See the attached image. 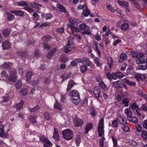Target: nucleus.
<instances>
[{"instance_id": "e433bc0d", "label": "nucleus", "mask_w": 147, "mask_h": 147, "mask_svg": "<svg viewBox=\"0 0 147 147\" xmlns=\"http://www.w3.org/2000/svg\"><path fill=\"white\" fill-rule=\"evenodd\" d=\"M76 142V146H79V144L81 143V138L80 136H78L76 137L75 140Z\"/></svg>"}, {"instance_id": "1a4fd4ad", "label": "nucleus", "mask_w": 147, "mask_h": 147, "mask_svg": "<svg viewBox=\"0 0 147 147\" xmlns=\"http://www.w3.org/2000/svg\"><path fill=\"white\" fill-rule=\"evenodd\" d=\"M40 141L44 142V144H47L49 146H52V144L49 140L44 136H41L40 137Z\"/></svg>"}, {"instance_id": "774afa93", "label": "nucleus", "mask_w": 147, "mask_h": 147, "mask_svg": "<svg viewBox=\"0 0 147 147\" xmlns=\"http://www.w3.org/2000/svg\"><path fill=\"white\" fill-rule=\"evenodd\" d=\"M28 90L26 89H22L21 91L22 94L23 95H26L28 92Z\"/></svg>"}, {"instance_id": "a19ab883", "label": "nucleus", "mask_w": 147, "mask_h": 147, "mask_svg": "<svg viewBox=\"0 0 147 147\" xmlns=\"http://www.w3.org/2000/svg\"><path fill=\"white\" fill-rule=\"evenodd\" d=\"M90 113L92 117H94L96 115L95 109L93 108H91L90 109Z\"/></svg>"}, {"instance_id": "4be33fe9", "label": "nucleus", "mask_w": 147, "mask_h": 147, "mask_svg": "<svg viewBox=\"0 0 147 147\" xmlns=\"http://www.w3.org/2000/svg\"><path fill=\"white\" fill-rule=\"evenodd\" d=\"M94 63L96 64L97 67L101 66L102 63L100 62L99 59L97 57H94L93 60Z\"/></svg>"}, {"instance_id": "5fc2aeb1", "label": "nucleus", "mask_w": 147, "mask_h": 147, "mask_svg": "<svg viewBox=\"0 0 147 147\" xmlns=\"http://www.w3.org/2000/svg\"><path fill=\"white\" fill-rule=\"evenodd\" d=\"M132 57L134 58H138L139 56V53H138L136 52L133 51L131 53Z\"/></svg>"}, {"instance_id": "2eb2a0df", "label": "nucleus", "mask_w": 147, "mask_h": 147, "mask_svg": "<svg viewBox=\"0 0 147 147\" xmlns=\"http://www.w3.org/2000/svg\"><path fill=\"white\" fill-rule=\"evenodd\" d=\"M57 7L59 9V10L61 12L66 13L67 12L65 7L61 4H57Z\"/></svg>"}, {"instance_id": "4d7b16f0", "label": "nucleus", "mask_w": 147, "mask_h": 147, "mask_svg": "<svg viewBox=\"0 0 147 147\" xmlns=\"http://www.w3.org/2000/svg\"><path fill=\"white\" fill-rule=\"evenodd\" d=\"M136 128L138 132H140L142 131V127L138 123H136L135 125Z\"/></svg>"}, {"instance_id": "de8ad7c7", "label": "nucleus", "mask_w": 147, "mask_h": 147, "mask_svg": "<svg viewBox=\"0 0 147 147\" xmlns=\"http://www.w3.org/2000/svg\"><path fill=\"white\" fill-rule=\"evenodd\" d=\"M29 119L32 123L34 124L36 123L35 117L33 116H31L29 117Z\"/></svg>"}, {"instance_id": "f03ea898", "label": "nucleus", "mask_w": 147, "mask_h": 147, "mask_svg": "<svg viewBox=\"0 0 147 147\" xmlns=\"http://www.w3.org/2000/svg\"><path fill=\"white\" fill-rule=\"evenodd\" d=\"M16 71L15 70H12L10 72L9 76L8 77L5 71H3L1 73V76L5 78L4 80H8L9 81L15 82L17 78L16 75Z\"/></svg>"}, {"instance_id": "6e6d98bb", "label": "nucleus", "mask_w": 147, "mask_h": 147, "mask_svg": "<svg viewBox=\"0 0 147 147\" xmlns=\"http://www.w3.org/2000/svg\"><path fill=\"white\" fill-rule=\"evenodd\" d=\"M146 65H138V69H139L145 70L146 69Z\"/></svg>"}, {"instance_id": "a878e982", "label": "nucleus", "mask_w": 147, "mask_h": 147, "mask_svg": "<svg viewBox=\"0 0 147 147\" xmlns=\"http://www.w3.org/2000/svg\"><path fill=\"white\" fill-rule=\"evenodd\" d=\"M125 113L127 115L128 118L130 117L132 115V113L131 111V109L129 108L126 109L124 111Z\"/></svg>"}, {"instance_id": "58836bf2", "label": "nucleus", "mask_w": 147, "mask_h": 147, "mask_svg": "<svg viewBox=\"0 0 147 147\" xmlns=\"http://www.w3.org/2000/svg\"><path fill=\"white\" fill-rule=\"evenodd\" d=\"M88 26L85 23H82L80 25V28L82 30H84L87 28Z\"/></svg>"}, {"instance_id": "f257e3e1", "label": "nucleus", "mask_w": 147, "mask_h": 147, "mask_svg": "<svg viewBox=\"0 0 147 147\" xmlns=\"http://www.w3.org/2000/svg\"><path fill=\"white\" fill-rule=\"evenodd\" d=\"M69 95L71 97V101L75 104L77 105L80 102V94L77 90H72L69 92Z\"/></svg>"}, {"instance_id": "c03bdc74", "label": "nucleus", "mask_w": 147, "mask_h": 147, "mask_svg": "<svg viewBox=\"0 0 147 147\" xmlns=\"http://www.w3.org/2000/svg\"><path fill=\"white\" fill-rule=\"evenodd\" d=\"M140 108L143 111L147 112V105L146 104H142L140 107Z\"/></svg>"}, {"instance_id": "4468645a", "label": "nucleus", "mask_w": 147, "mask_h": 147, "mask_svg": "<svg viewBox=\"0 0 147 147\" xmlns=\"http://www.w3.org/2000/svg\"><path fill=\"white\" fill-rule=\"evenodd\" d=\"M123 83L127 84L130 86H135L136 85V83L133 81H129L126 78H124L122 80Z\"/></svg>"}, {"instance_id": "bf43d9fd", "label": "nucleus", "mask_w": 147, "mask_h": 147, "mask_svg": "<svg viewBox=\"0 0 147 147\" xmlns=\"http://www.w3.org/2000/svg\"><path fill=\"white\" fill-rule=\"evenodd\" d=\"M131 108L132 109H137L138 108V106L136 103L134 102V103H133L132 104V105L131 106Z\"/></svg>"}, {"instance_id": "412c9836", "label": "nucleus", "mask_w": 147, "mask_h": 147, "mask_svg": "<svg viewBox=\"0 0 147 147\" xmlns=\"http://www.w3.org/2000/svg\"><path fill=\"white\" fill-rule=\"evenodd\" d=\"M54 107L55 109H56L58 110H62V106L60 105L59 103L58 102L57 100H55V102L54 105Z\"/></svg>"}, {"instance_id": "dca6fc26", "label": "nucleus", "mask_w": 147, "mask_h": 147, "mask_svg": "<svg viewBox=\"0 0 147 147\" xmlns=\"http://www.w3.org/2000/svg\"><path fill=\"white\" fill-rule=\"evenodd\" d=\"M117 2L119 5L122 6L123 7L126 8L128 7V3L126 1L118 0Z\"/></svg>"}, {"instance_id": "603ef678", "label": "nucleus", "mask_w": 147, "mask_h": 147, "mask_svg": "<svg viewBox=\"0 0 147 147\" xmlns=\"http://www.w3.org/2000/svg\"><path fill=\"white\" fill-rule=\"evenodd\" d=\"M72 50V48L67 46V47H65L63 50L65 53H67L71 51Z\"/></svg>"}, {"instance_id": "338daca9", "label": "nucleus", "mask_w": 147, "mask_h": 147, "mask_svg": "<svg viewBox=\"0 0 147 147\" xmlns=\"http://www.w3.org/2000/svg\"><path fill=\"white\" fill-rule=\"evenodd\" d=\"M50 22H47L42 24L40 26V27H41L42 26H49L50 25Z\"/></svg>"}, {"instance_id": "473e14b6", "label": "nucleus", "mask_w": 147, "mask_h": 147, "mask_svg": "<svg viewBox=\"0 0 147 147\" xmlns=\"http://www.w3.org/2000/svg\"><path fill=\"white\" fill-rule=\"evenodd\" d=\"M5 14L7 16L8 20L9 21H11L15 18L14 16L11 14L7 13H6Z\"/></svg>"}, {"instance_id": "49530a36", "label": "nucleus", "mask_w": 147, "mask_h": 147, "mask_svg": "<svg viewBox=\"0 0 147 147\" xmlns=\"http://www.w3.org/2000/svg\"><path fill=\"white\" fill-rule=\"evenodd\" d=\"M32 75V74L31 72H29L26 74V80L27 82L29 81L31 79Z\"/></svg>"}, {"instance_id": "ddd939ff", "label": "nucleus", "mask_w": 147, "mask_h": 147, "mask_svg": "<svg viewBox=\"0 0 147 147\" xmlns=\"http://www.w3.org/2000/svg\"><path fill=\"white\" fill-rule=\"evenodd\" d=\"M2 47L4 50L10 48V45L8 40H5L2 43Z\"/></svg>"}, {"instance_id": "f8f14e48", "label": "nucleus", "mask_w": 147, "mask_h": 147, "mask_svg": "<svg viewBox=\"0 0 147 147\" xmlns=\"http://www.w3.org/2000/svg\"><path fill=\"white\" fill-rule=\"evenodd\" d=\"M75 125L76 127H81L84 124L83 120L80 119H78L74 120Z\"/></svg>"}, {"instance_id": "39448f33", "label": "nucleus", "mask_w": 147, "mask_h": 147, "mask_svg": "<svg viewBox=\"0 0 147 147\" xmlns=\"http://www.w3.org/2000/svg\"><path fill=\"white\" fill-rule=\"evenodd\" d=\"M139 55L138 58L136 60V62L138 64L144 63L147 61V57L143 53H139Z\"/></svg>"}, {"instance_id": "69168bd1", "label": "nucleus", "mask_w": 147, "mask_h": 147, "mask_svg": "<svg viewBox=\"0 0 147 147\" xmlns=\"http://www.w3.org/2000/svg\"><path fill=\"white\" fill-rule=\"evenodd\" d=\"M108 63L109 66L110 67L113 63V59L110 57H109L108 58Z\"/></svg>"}, {"instance_id": "393cba45", "label": "nucleus", "mask_w": 147, "mask_h": 147, "mask_svg": "<svg viewBox=\"0 0 147 147\" xmlns=\"http://www.w3.org/2000/svg\"><path fill=\"white\" fill-rule=\"evenodd\" d=\"M23 104L24 102L23 100H22L19 103L16 104L15 105V107L17 110H19L22 108Z\"/></svg>"}, {"instance_id": "5701e85b", "label": "nucleus", "mask_w": 147, "mask_h": 147, "mask_svg": "<svg viewBox=\"0 0 147 147\" xmlns=\"http://www.w3.org/2000/svg\"><path fill=\"white\" fill-rule=\"evenodd\" d=\"M129 98H126L123 99L122 101L123 105L126 107H127L129 105Z\"/></svg>"}, {"instance_id": "72a5a7b5", "label": "nucleus", "mask_w": 147, "mask_h": 147, "mask_svg": "<svg viewBox=\"0 0 147 147\" xmlns=\"http://www.w3.org/2000/svg\"><path fill=\"white\" fill-rule=\"evenodd\" d=\"M56 50V48H55L51 50L47 54V57L48 58H50L53 55L54 53Z\"/></svg>"}, {"instance_id": "2f4dec72", "label": "nucleus", "mask_w": 147, "mask_h": 147, "mask_svg": "<svg viewBox=\"0 0 147 147\" xmlns=\"http://www.w3.org/2000/svg\"><path fill=\"white\" fill-rule=\"evenodd\" d=\"M17 4L18 5L21 6H27L28 5V4L26 2L24 1L17 2Z\"/></svg>"}, {"instance_id": "20e7f679", "label": "nucleus", "mask_w": 147, "mask_h": 147, "mask_svg": "<svg viewBox=\"0 0 147 147\" xmlns=\"http://www.w3.org/2000/svg\"><path fill=\"white\" fill-rule=\"evenodd\" d=\"M8 129L5 125L0 126V136L3 138H6L8 137L7 133Z\"/></svg>"}, {"instance_id": "c85d7f7f", "label": "nucleus", "mask_w": 147, "mask_h": 147, "mask_svg": "<svg viewBox=\"0 0 147 147\" xmlns=\"http://www.w3.org/2000/svg\"><path fill=\"white\" fill-rule=\"evenodd\" d=\"M113 85L114 86L117 88H121L122 86L121 82L119 81L115 82H114Z\"/></svg>"}, {"instance_id": "0e129e2a", "label": "nucleus", "mask_w": 147, "mask_h": 147, "mask_svg": "<svg viewBox=\"0 0 147 147\" xmlns=\"http://www.w3.org/2000/svg\"><path fill=\"white\" fill-rule=\"evenodd\" d=\"M51 38V37L48 35L45 36H44L42 38L43 40L45 41H48L50 40Z\"/></svg>"}, {"instance_id": "9b49d317", "label": "nucleus", "mask_w": 147, "mask_h": 147, "mask_svg": "<svg viewBox=\"0 0 147 147\" xmlns=\"http://www.w3.org/2000/svg\"><path fill=\"white\" fill-rule=\"evenodd\" d=\"M94 93L96 98H99L100 96V90L98 87H96L94 90Z\"/></svg>"}, {"instance_id": "cd10ccee", "label": "nucleus", "mask_w": 147, "mask_h": 147, "mask_svg": "<svg viewBox=\"0 0 147 147\" xmlns=\"http://www.w3.org/2000/svg\"><path fill=\"white\" fill-rule=\"evenodd\" d=\"M74 84V82L72 80H70L68 82V83L67 85V90L68 91L73 86Z\"/></svg>"}, {"instance_id": "37998d69", "label": "nucleus", "mask_w": 147, "mask_h": 147, "mask_svg": "<svg viewBox=\"0 0 147 147\" xmlns=\"http://www.w3.org/2000/svg\"><path fill=\"white\" fill-rule=\"evenodd\" d=\"M10 33V31L8 29H5L3 30V33L4 36H7Z\"/></svg>"}, {"instance_id": "a211bd4d", "label": "nucleus", "mask_w": 147, "mask_h": 147, "mask_svg": "<svg viewBox=\"0 0 147 147\" xmlns=\"http://www.w3.org/2000/svg\"><path fill=\"white\" fill-rule=\"evenodd\" d=\"M10 12L19 16H22L24 13L22 11L20 10L11 11Z\"/></svg>"}, {"instance_id": "13d9d810", "label": "nucleus", "mask_w": 147, "mask_h": 147, "mask_svg": "<svg viewBox=\"0 0 147 147\" xmlns=\"http://www.w3.org/2000/svg\"><path fill=\"white\" fill-rule=\"evenodd\" d=\"M116 74L119 78H121L125 76L124 75L120 72H116Z\"/></svg>"}, {"instance_id": "c756f323", "label": "nucleus", "mask_w": 147, "mask_h": 147, "mask_svg": "<svg viewBox=\"0 0 147 147\" xmlns=\"http://www.w3.org/2000/svg\"><path fill=\"white\" fill-rule=\"evenodd\" d=\"M84 31L82 32V34H86L88 35H90L91 34L90 28L89 26Z\"/></svg>"}, {"instance_id": "b1692460", "label": "nucleus", "mask_w": 147, "mask_h": 147, "mask_svg": "<svg viewBox=\"0 0 147 147\" xmlns=\"http://www.w3.org/2000/svg\"><path fill=\"white\" fill-rule=\"evenodd\" d=\"M99 86L101 88L105 90H107L109 88L105 85L103 81L100 82L99 83Z\"/></svg>"}, {"instance_id": "f3484780", "label": "nucleus", "mask_w": 147, "mask_h": 147, "mask_svg": "<svg viewBox=\"0 0 147 147\" xmlns=\"http://www.w3.org/2000/svg\"><path fill=\"white\" fill-rule=\"evenodd\" d=\"M135 78L138 81L144 80L145 78L144 74H138L135 76Z\"/></svg>"}, {"instance_id": "8fccbe9b", "label": "nucleus", "mask_w": 147, "mask_h": 147, "mask_svg": "<svg viewBox=\"0 0 147 147\" xmlns=\"http://www.w3.org/2000/svg\"><path fill=\"white\" fill-rule=\"evenodd\" d=\"M142 137L144 139H147V132L145 131H143L141 134Z\"/></svg>"}, {"instance_id": "7ed1b4c3", "label": "nucleus", "mask_w": 147, "mask_h": 147, "mask_svg": "<svg viewBox=\"0 0 147 147\" xmlns=\"http://www.w3.org/2000/svg\"><path fill=\"white\" fill-rule=\"evenodd\" d=\"M62 134L64 138L67 140L72 139L74 136L73 131L69 129L63 130Z\"/></svg>"}, {"instance_id": "680f3d73", "label": "nucleus", "mask_w": 147, "mask_h": 147, "mask_svg": "<svg viewBox=\"0 0 147 147\" xmlns=\"http://www.w3.org/2000/svg\"><path fill=\"white\" fill-rule=\"evenodd\" d=\"M118 121L117 119L113 121L112 122V126L113 127H117L118 126Z\"/></svg>"}, {"instance_id": "4c0bfd02", "label": "nucleus", "mask_w": 147, "mask_h": 147, "mask_svg": "<svg viewBox=\"0 0 147 147\" xmlns=\"http://www.w3.org/2000/svg\"><path fill=\"white\" fill-rule=\"evenodd\" d=\"M128 119L129 121L134 123H136L138 121V120L136 117H132V116Z\"/></svg>"}, {"instance_id": "aec40b11", "label": "nucleus", "mask_w": 147, "mask_h": 147, "mask_svg": "<svg viewBox=\"0 0 147 147\" xmlns=\"http://www.w3.org/2000/svg\"><path fill=\"white\" fill-rule=\"evenodd\" d=\"M129 27V25L127 23H124L121 25V28L122 30L125 31L127 30Z\"/></svg>"}, {"instance_id": "a18cd8bd", "label": "nucleus", "mask_w": 147, "mask_h": 147, "mask_svg": "<svg viewBox=\"0 0 147 147\" xmlns=\"http://www.w3.org/2000/svg\"><path fill=\"white\" fill-rule=\"evenodd\" d=\"M39 108V106H36L35 107L32 109L29 108L28 110L30 112H34L36 111Z\"/></svg>"}, {"instance_id": "6ab92c4d", "label": "nucleus", "mask_w": 147, "mask_h": 147, "mask_svg": "<svg viewBox=\"0 0 147 147\" xmlns=\"http://www.w3.org/2000/svg\"><path fill=\"white\" fill-rule=\"evenodd\" d=\"M92 124L91 123H88L87 124L85 127L86 131L85 132L86 134H87L89 131L92 129Z\"/></svg>"}, {"instance_id": "864d4df0", "label": "nucleus", "mask_w": 147, "mask_h": 147, "mask_svg": "<svg viewBox=\"0 0 147 147\" xmlns=\"http://www.w3.org/2000/svg\"><path fill=\"white\" fill-rule=\"evenodd\" d=\"M112 139L113 144V147H116L117 145V140L113 136L112 137Z\"/></svg>"}, {"instance_id": "f704fd0d", "label": "nucleus", "mask_w": 147, "mask_h": 147, "mask_svg": "<svg viewBox=\"0 0 147 147\" xmlns=\"http://www.w3.org/2000/svg\"><path fill=\"white\" fill-rule=\"evenodd\" d=\"M69 21L70 23H72V24H74L77 22H78L79 23V22H78V20L73 17L70 18L69 19Z\"/></svg>"}, {"instance_id": "9d476101", "label": "nucleus", "mask_w": 147, "mask_h": 147, "mask_svg": "<svg viewBox=\"0 0 147 147\" xmlns=\"http://www.w3.org/2000/svg\"><path fill=\"white\" fill-rule=\"evenodd\" d=\"M68 28L71 30L72 34L73 35H74V32H79L80 30L79 28L74 27V24H68Z\"/></svg>"}, {"instance_id": "bb28decb", "label": "nucleus", "mask_w": 147, "mask_h": 147, "mask_svg": "<svg viewBox=\"0 0 147 147\" xmlns=\"http://www.w3.org/2000/svg\"><path fill=\"white\" fill-rule=\"evenodd\" d=\"M53 137V138L56 140H58L59 138V135L56 128H55L54 129V132Z\"/></svg>"}, {"instance_id": "6e6552de", "label": "nucleus", "mask_w": 147, "mask_h": 147, "mask_svg": "<svg viewBox=\"0 0 147 147\" xmlns=\"http://www.w3.org/2000/svg\"><path fill=\"white\" fill-rule=\"evenodd\" d=\"M117 120L121 124L123 125L127 123V121L123 115H119L117 117Z\"/></svg>"}, {"instance_id": "0eeeda50", "label": "nucleus", "mask_w": 147, "mask_h": 147, "mask_svg": "<svg viewBox=\"0 0 147 147\" xmlns=\"http://www.w3.org/2000/svg\"><path fill=\"white\" fill-rule=\"evenodd\" d=\"M82 63L86 65L87 66H89L92 68H94V65L86 57L82 58Z\"/></svg>"}, {"instance_id": "7c9ffc66", "label": "nucleus", "mask_w": 147, "mask_h": 147, "mask_svg": "<svg viewBox=\"0 0 147 147\" xmlns=\"http://www.w3.org/2000/svg\"><path fill=\"white\" fill-rule=\"evenodd\" d=\"M30 5L35 8H38L39 6L41 7L42 6V5L34 2L31 3H30Z\"/></svg>"}, {"instance_id": "3c124183", "label": "nucleus", "mask_w": 147, "mask_h": 147, "mask_svg": "<svg viewBox=\"0 0 147 147\" xmlns=\"http://www.w3.org/2000/svg\"><path fill=\"white\" fill-rule=\"evenodd\" d=\"M87 66L86 65L85 66L83 65L81 66L80 67V71L84 73L87 70Z\"/></svg>"}, {"instance_id": "052dcab7", "label": "nucleus", "mask_w": 147, "mask_h": 147, "mask_svg": "<svg viewBox=\"0 0 147 147\" xmlns=\"http://www.w3.org/2000/svg\"><path fill=\"white\" fill-rule=\"evenodd\" d=\"M22 82L21 81H18L15 84V87L17 89H19L21 86Z\"/></svg>"}, {"instance_id": "423d86ee", "label": "nucleus", "mask_w": 147, "mask_h": 147, "mask_svg": "<svg viewBox=\"0 0 147 147\" xmlns=\"http://www.w3.org/2000/svg\"><path fill=\"white\" fill-rule=\"evenodd\" d=\"M104 120L101 118L100 120L98 128V135L100 137H102L104 134Z\"/></svg>"}, {"instance_id": "e2e57ef3", "label": "nucleus", "mask_w": 147, "mask_h": 147, "mask_svg": "<svg viewBox=\"0 0 147 147\" xmlns=\"http://www.w3.org/2000/svg\"><path fill=\"white\" fill-rule=\"evenodd\" d=\"M68 59V58L65 56H61L60 57V60L63 62H66Z\"/></svg>"}, {"instance_id": "ea45409f", "label": "nucleus", "mask_w": 147, "mask_h": 147, "mask_svg": "<svg viewBox=\"0 0 147 147\" xmlns=\"http://www.w3.org/2000/svg\"><path fill=\"white\" fill-rule=\"evenodd\" d=\"M107 9L109 11L113 13L115 11V10L114 8L110 4H107Z\"/></svg>"}, {"instance_id": "79ce46f5", "label": "nucleus", "mask_w": 147, "mask_h": 147, "mask_svg": "<svg viewBox=\"0 0 147 147\" xmlns=\"http://www.w3.org/2000/svg\"><path fill=\"white\" fill-rule=\"evenodd\" d=\"M10 97L8 95H6L5 96H3L2 97L3 100L0 101V102H5L9 100Z\"/></svg>"}, {"instance_id": "09e8293b", "label": "nucleus", "mask_w": 147, "mask_h": 147, "mask_svg": "<svg viewBox=\"0 0 147 147\" xmlns=\"http://www.w3.org/2000/svg\"><path fill=\"white\" fill-rule=\"evenodd\" d=\"M73 37H70L68 39V43L67 45V46H69L73 44Z\"/></svg>"}, {"instance_id": "c9c22d12", "label": "nucleus", "mask_w": 147, "mask_h": 147, "mask_svg": "<svg viewBox=\"0 0 147 147\" xmlns=\"http://www.w3.org/2000/svg\"><path fill=\"white\" fill-rule=\"evenodd\" d=\"M70 74L69 73H65L61 75V77L63 80L67 79L70 76Z\"/></svg>"}]
</instances>
